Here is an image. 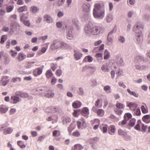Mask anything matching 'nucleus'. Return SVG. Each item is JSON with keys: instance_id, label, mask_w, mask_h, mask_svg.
<instances>
[{"instance_id": "0e129e2a", "label": "nucleus", "mask_w": 150, "mask_h": 150, "mask_svg": "<svg viewBox=\"0 0 150 150\" xmlns=\"http://www.w3.org/2000/svg\"><path fill=\"white\" fill-rule=\"evenodd\" d=\"M66 43L61 41L60 48L62 49H65Z\"/></svg>"}, {"instance_id": "9d476101", "label": "nucleus", "mask_w": 150, "mask_h": 150, "mask_svg": "<svg viewBox=\"0 0 150 150\" xmlns=\"http://www.w3.org/2000/svg\"><path fill=\"white\" fill-rule=\"evenodd\" d=\"M80 113L83 116L88 118L89 114V110L87 107H84L81 110Z\"/></svg>"}, {"instance_id": "2eb2a0df", "label": "nucleus", "mask_w": 150, "mask_h": 150, "mask_svg": "<svg viewBox=\"0 0 150 150\" xmlns=\"http://www.w3.org/2000/svg\"><path fill=\"white\" fill-rule=\"evenodd\" d=\"M134 66L136 69L139 71L145 70L146 68V67L145 65L141 66L140 64H136Z\"/></svg>"}, {"instance_id": "4d7b16f0", "label": "nucleus", "mask_w": 150, "mask_h": 150, "mask_svg": "<svg viewBox=\"0 0 150 150\" xmlns=\"http://www.w3.org/2000/svg\"><path fill=\"white\" fill-rule=\"evenodd\" d=\"M57 79L54 76H53L51 81V84L52 85H54L55 84Z\"/></svg>"}, {"instance_id": "423d86ee", "label": "nucleus", "mask_w": 150, "mask_h": 150, "mask_svg": "<svg viewBox=\"0 0 150 150\" xmlns=\"http://www.w3.org/2000/svg\"><path fill=\"white\" fill-rule=\"evenodd\" d=\"M61 41L55 40L51 44L50 48L52 50L60 48Z\"/></svg>"}, {"instance_id": "c85d7f7f", "label": "nucleus", "mask_w": 150, "mask_h": 150, "mask_svg": "<svg viewBox=\"0 0 150 150\" xmlns=\"http://www.w3.org/2000/svg\"><path fill=\"white\" fill-rule=\"evenodd\" d=\"M83 147L80 144H75L74 146V150H81L83 149Z\"/></svg>"}, {"instance_id": "37998d69", "label": "nucleus", "mask_w": 150, "mask_h": 150, "mask_svg": "<svg viewBox=\"0 0 150 150\" xmlns=\"http://www.w3.org/2000/svg\"><path fill=\"white\" fill-rule=\"evenodd\" d=\"M116 31L117 28L116 27H115L112 30L109 32L108 35L112 36V35L113 34L115 33Z\"/></svg>"}, {"instance_id": "4468645a", "label": "nucleus", "mask_w": 150, "mask_h": 150, "mask_svg": "<svg viewBox=\"0 0 150 150\" xmlns=\"http://www.w3.org/2000/svg\"><path fill=\"white\" fill-rule=\"evenodd\" d=\"M44 21L47 23H52L53 21L52 18L48 15H45L44 16Z\"/></svg>"}, {"instance_id": "a19ab883", "label": "nucleus", "mask_w": 150, "mask_h": 150, "mask_svg": "<svg viewBox=\"0 0 150 150\" xmlns=\"http://www.w3.org/2000/svg\"><path fill=\"white\" fill-rule=\"evenodd\" d=\"M35 63L34 62H27L26 64V67L27 68H29L33 66V64Z\"/></svg>"}, {"instance_id": "f03ea898", "label": "nucleus", "mask_w": 150, "mask_h": 150, "mask_svg": "<svg viewBox=\"0 0 150 150\" xmlns=\"http://www.w3.org/2000/svg\"><path fill=\"white\" fill-rule=\"evenodd\" d=\"M16 96H12L11 98V100L14 104H16L20 100V98L18 96H20L22 98H27L29 100H32L33 99V97L29 96L26 93H24L21 91H17L16 93Z\"/></svg>"}, {"instance_id": "473e14b6", "label": "nucleus", "mask_w": 150, "mask_h": 150, "mask_svg": "<svg viewBox=\"0 0 150 150\" xmlns=\"http://www.w3.org/2000/svg\"><path fill=\"white\" fill-rule=\"evenodd\" d=\"M45 96L49 98H51L53 97L54 95V93H52L51 92H49L48 93H45L44 94Z\"/></svg>"}, {"instance_id": "cd10ccee", "label": "nucleus", "mask_w": 150, "mask_h": 150, "mask_svg": "<svg viewBox=\"0 0 150 150\" xmlns=\"http://www.w3.org/2000/svg\"><path fill=\"white\" fill-rule=\"evenodd\" d=\"M127 91L130 95L133 96L137 98L138 97L139 94L136 93L134 91H131L129 89H127Z\"/></svg>"}, {"instance_id": "6ab92c4d", "label": "nucleus", "mask_w": 150, "mask_h": 150, "mask_svg": "<svg viewBox=\"0 0 150 150\" xmlns=\"http://www.w3.org/2000/svg\"><path fill=\"white\" fill-rule=\"evenodd\" d=\"M28 9L27 7L26 6H20L17 9V11L19 13H22L23 11H27Z\"/></svg>"}, {"instance_id": "1a4fd4ad", "label": "nucleus", "mask_w": 150, "mask_h": 150, "mask_svg": "<svg viewBox=\"0 0 150 150\" xmlns=\"http://www.w3.org/2000/svg\"><path fill=\"white\" fill-rule=\"evenodd\" d=\"M92 35H98L101 30L102 28L99 26H93Z\"/></svg>"}, {"instance_id": "a211bd4d", "label": "nucleus", "mask_w": 150, "mask_h": 150, "mask_svg": "<svg viewBox=\"0 0 150 150\" xmlns=\"http://www.w3.org/2000/svg\"><path fill=\"white\" fill-rule=\"evenodd\" d=\"M46 78L49 79L52 77L54 74L52 73L50 69L48 70L46 72L45 74Z\"/></svg>"}, {"instance_id": "8fccbe9b", "label": "nucleus", "mask_w": 150, "mask_h": 150, "mask_svg": "<svg viewBox=\"0 0 150 150\" xmlns=\"http://www.w3.org/2000/svg\"><path fill=\"white\" fill-rule=\"evenodd\" d=\"M62 71L60 69L57 70L56 71L55 74L58 76H60L62 74Z\"/></svg>"}, {"instance_id": "e433bc0d", "label": "nucleus", "mask_w": 150, "mask_h": 150, "mask_svg": "<svg viewBox=\"0 0 150 150\" xmlns=\"http://www.w3.org/2000/svg\"><path fill=\"white\" fill-rule=\"evenodd\" d=\"M134 113L137 116H140L141 114L140 110L139 108L137 109H134Z\"/></svg>"}, {"instance_id": "680f3d73", "label": "nucleus", "mask_w": 150, "mask_h": 150, "mask_svg": "<svg viewBox=\"0 0 150 150\" xmlns=\"http://www.w3.org/2000/svg\"><path fill=\"white\" fill-rule=\"evenodd\" d=\"M143 19L146 21H149L150 19V16L147 14L144 15L143 16Z\"/></svg>"}, {"instance_id": "338daca9", "label": "nucleus", "mask_w": 150, "mask_h": 150, "mask_svg": "<svg viewBox=\"0 0 150 150\" xmlns=\"http://www.w3.org/2000/svg\"><path fill=\"white\" fill-rule=\"evenodd\" d=\"M110 129L111 132L114 133L115 131V127L113 125H111L109 127Z\"/></svg>"}, {"instance_id": "de8ad7c7", "label": "nucleus", "mask_w": 150, "mask_h": 150, "mask_svg": "<svg viewBox=\"0 0 150 150\" xmlns=\"http://www.w3.org/2000/svg\"><path fill=\"white\" fill-rule=\"evenodd\" d=\"M118 41L119 42L122 43H124L125 41V39L124 37L122 36H120L118 37Z\"/></svg>"}, {"instance_id": "412c9836", "label": "nucleus", "mask_w": 150, "mask_h": 150, "mask_svg": "<svg viewBox=\"0 0 150 150\" xmlns=\"http://www.w3.org/2000/svg\"><path fill=\"white\" fill-rule=\"evenodd\" d=\"M142 27V26L140 25L139 23L136 24L133 29V31L136 33H138L139 31V30Z\"/></svg>"}, {"instance_id": "b1692460", "label": "nucleus", "mask_w": 150, "mask_h": 150, "mask_svg": "<svg viewBox=\"0 0 150 150\" xmlns=\"http://www.w3.org/2000/svg\"><path fill=\"white\" fill-rule=\"evenodd\" d=\"M4 134H9L11 133L13 131V129L11 127H8L6 129L3 130Z\"/></svg>"}, {"instance_id": "dca6fc26", "label": "nucleus", "mask_w": 150, "mask_h": 150, "mask_svg": "<svg viewBox=\"0 0 150 150\" xmlns=\"http://www.w3.org/2000/svg\"><path fill=\"white\" fill-rule=\"evenodd\" d=\"M142 120L146 123L150 122V115H144L142 118Z\"/></svg>"}, {"instance_id": "7ed1b4c3", "label": "nucleus", "mask_w": 150, "mask_h": 150, "mask_svg": "<svg viewBox=\"0 0 150 150\" xmlns=\"http://www.w3.org/2000/svg\"><path fill=\"white\" fill-rule=\"evenodd\" d=\"M93 26V24L91 22H89L85 26L84 28V32L87 35H89L92 34Z\"/></svg>"}, {"instance_id": "4be33fe9", "label": "nucleus", "mask_w": 150, "mask_h": 150, "mask_svg": "<svg viewBox=\"0 0 150 150\" xmlns=\"http://www.w3.org/2000/svg\"><path fill=\"white\" fill-rule=\"evenodd\" d=\"M116 108L120 109H123L125 107V105L122 103H121L118 101H117L115 104Z\"/></svg>"}, {"instance_id": "864d4df0", "label": "nucleus", "mask_w": 150, "mask_h": 150, "mask_svg": "<svg viewBox=\"0 0 150 150\" xmlns=\"http://www.w3.org/2000/svg\"><path fill=\"white\" fill-rule=\"evenodd\" d=\"M132 117V115L131 114L129 113H126L124 116V118L125 119H127L126 117L128 118V120L129 119L131 118Z\"/></svg>"}, {"instance_id": "f3484780", "label": "nucleus", "mask_w": 150, "mask_h": 150, "mask_svg": "<svg viewBox=\"0 0 150 150\" xmlns=\"http://www.w3.org/2000/svg\"><path fill=\"white\" fill-rule=\"evenodd\" d=\"M116 64L119 66H122L124 65V63L122 58L118 57L116 60Z\"/></svg>"}, {"instance_id": "4c0bfd02", "label": "nucleus", "mask_w": 150, "mask_h": 150, "mask_svg": "<svg viewBox=\"0 0 150 150\" xmlns=\"http://www.w3.org/2000/svg\"><path fill=\"white\" fill-rule=\"evenodd\" d=\"M116 113L118 115H120L122 113V111L121 109L115 108L114 110Z\"/></svg>"}, {"instance_id": "f257e3e1", "label": "nucleus", "mask_w": 150, "mask_h": 150, "mask_svg": "<svg viewBox=\"0 0 150 150\" xmlns=\"http://www.w3.org/2000/svg\"><path fill=\"white\" fill-rule=\"evenodd\" d=\"M105 15V10L104 6H101L99 3H97L94 5L93 15L96 19H102Z\"/></svg>"}, {"instance_id": "c03bdc74", "label": "nucleus", "mask_w": 150, "mask_h": 150, "mask_svg": "<svg viewBox=\"0 0 150 150\" xmlns=\"http://www.w3.org/2000/svg\"><path fill=\"white\" fill-rule=\"evenodd\" d=\"M14 8L13 6H9L6 7V10L7 12H11L13 9Z\"/></svg>"}, {"instance_id": "20e7f679", "label": "nucleus", "mask_w": 150, "mask_h": 150, "mask_svg": "<svg viewBox=\"0 0 150 150\" xmlns=\"http://www.w3.org/2000/svg\"><path fill=\"white\" fill-rule=\"evenodd\" d=\"M2 56L4 58V64L5 65L9 64L10 62V59L8 54L4 51H1L0 52V60Z\"/></svg>"}, {"instance_id": "6e6552de", "label": "nucleus", "mask_w": 150, "mask_h": 150, "mask_svg": "<svg viewBox=\"0 0 150 150\" xmlns=\"http://www.w3.org/2000/svg\"><path fill=\"white\" fill-rule=\"evenodd\" d=\"M44 66L43 65L41 66L40 67L36 68L33 72L34 75L35 76H37L40 75L42 71V70Z\"/></svg>"}, {"instance_id": "a878e982", "label": "nucleus", "mask_w": 150, "mask_h": 150, "mask_svg": "<svg viewBox=\"0 0 150 150\" xmlns=\"http://www.w3.org/2000/svg\"><path fill=\"white\" fill-rule=\"evenodd\" d=\"M113 19V16L111 14H108L107 15L106 17V20L108 23L111 22Z\"/></svg>"}, {"instance_id": "72a5a7b5", "label": "nucleus", "mask_w": 150, "mask_h": 150, "mask_svg": "<svg viewBox=\"0 0 150 150\" xmlns=\"http://www.w3.org/2000/svg\"><path fill=\"white\" fill-rule=\"evenodd\" d=\"M136 121V119L135 118H132L129 122V125L131 127L134 126L135 125Z\"/></svg>"}, {"instance_id": "ddd939ff", "label": "nucleus", "mask_w": 150, "mask_h": 150, "mask_svg": "<svg viewBox=\"0 0 150 150\" xmlns=\"http://www.w3.org/2000/svg\"><path fill=\"white\" fill-rule=\"evenodd\" d=\"M137 36V40L138 43H141L143 40L142 34L141 31L138 32V33L136 35Z\"/></svg>"}, {"instance_id": "79ce46f5", "label": "nucleus", "mask_w": 150, "mask_h": 150, "mask_svg": "<svg viewBox=\"0 0 150 150\" xmlns=\"http://www.w3.org/2000/svg\"><path fill=\"white\" fill-rule=\"evenodd\" d=\"M40 88L41 93H45L49 90V89L46 87H41Z\"/></svg>"}, {"instance_id": "c9c22d12", "label": "nucleus", "mask_w": 150, "mask_h": 150, "mask_svg": "<svg viewBox=\"0 0 150 150\" xmlns=\"http://www.w3.org/2000/svg\"><path fill=\"white\" fill-rule=\"evenodd\" d=\"M110 52L107 50H106L104 53V59H107L110 57Z\"/></svg>"}, {"instance_id": "ea45409f", "label": "nucleus", "mask_w": 150, "mask_h": 150, "mask_svg": "<svg viewBox=\"0 0 150 150\" xmlns=\"http://www.w3.org/2000/svg\"><path fill=\"white\" fill-rule=\"evenodd\" d=\"M118 134L119 135H121L122 137H123L126 135L127 133L122 129H119L118 131Z\"/></svg>"}, {"instance_id": "2f4dec72", "label": "nucleus", "mask_w": 150, "mask_h": 150, "mask_svg": "<svg viewBox=\"0 0 150 150\" xmlns=\"http://www.w3.org/2000/svg\"><path fill=\"white\" fill-rule=\"evenodd\" d=\"M17 144L22 149L24 148L26 146L24 144V143L21 141H18L17 142Z\"/></svg>"}, {"instance_id": "f704fd0d", "label": "nucleus", "mask_w": 150, "mask_h": 150, "mask_svg": "<svg viewBox=\"0 0 150 150\" xmlns=\"http://www.w3.org/2000/svg\"><path fill=\"white\" fill-rule=\"evenodd\" d=\"M8 110V108L7 107H0V112L1 113H6Z\"/></svg>"}, {"instance_id": "aec40b11", "label": "nucleus", "mask_w": 150, "mask_h": 150, "mask_svg": "<svg viewBox=\"0 0 150 150\" xmlns=\"http://www.w3.org/2000/svg\"><path fill=\"white\" fill-rule=\"evenodd\" d=\"M26 57V55L22 52L19 53L17 57L18 60L20 61L24 60Z\"/></svg>"}, {"instance_id": "bf43d9fd", "label": "nucleus", "mask_w": 150, "mask_h": 150, "mask_svg": "<svg viewBox=\"0 0 150 150\" xmlns=\"http://www.w3.org/2000/svg\"><path fill=\"white\" fill-rule=\"evenodd\" d=\"M107 40L108 42L110 43H112L113 42V39L112 38V36H110L109 35H108L107 37Z\"/></svg>"}, {"instance_id": "49530a36", "label": "nucleus", "mask_w": 150, "mask_h": 150, "mask_svg": "<svg viewBox=\"0 0 150 150\" xmlns=\"http://www.w3.org/2000/svg\"><path fill=\"white\" fill-rule=\"evenodd\" d=\"M27 18V17L25 16V14H23L21 16L20 21L21 22H23L24 21H25V20Z\"/></svg>"}, {"instance_id": "5701e85b", "label": "nucleus", "mask_w": 150, "mask_h": 150, "mask_svg": "<svg viewBox=\"0 0 150 150\" xmlns=\"http://www.w3.org/2000/svg\"><path fill=\"white\" fill-rule=\"evenodd\" d=\"M101 69L103 72H106L109 71L108 67L107 64L103 65L101 67Z\"/></svg>"}, {"instance_id": "39448f33", "label": "nucleus", "mask_w": 150, "mask_h": 150, "mask_svg": "<svg viewBox=\"0 0 150 150\" xmlns=\"http://www.w3.org/2000/svg\"><path fill=\"white\" fill-rule=\"evenodd\" d=\"M73 30V27L71 26L68 28L66 31V37L67 39L69 40H71L73 38V35L72 32Z\"/></svg>"}, {"instance_id": "0eeeda50", "label": "nucleus", "mask_w": 150, "mask_h": 150, "mask_svg": "<svg viewBox=\"0 0 150 150\" xmlns=\"http://www.w3.org/2000/svg\"><path fill=\"white\" fill-rule=\"evenodd\" d=\"M74 58L76 61L80 59L83 56L82 54L79 50H74Z\"/></svg>"}, {"instance_id": "7c9ffc66", "label": "nucleus", "mask_w": 150, "mask_h": 150, "mask_svg": "<svg viewBox=\"0 0 150 150\" xmlns=\"http://www.w3.org/2000/svg\"><path fill=\"white\" fill-rule=\"evenodd\" d=\"M81 104L79 102L77 103L76 102H74L72 104V106L74 108H79L81 106Z\"/></svg>"}, {"instance_id": "6e6d98bb", "label": "nucleus", "mask_w": 150, "mask_h": 150, "mask_svg": "<svg viewBox=\"0 0 150 150\" xmlns=\"http://www.w3.org/2000/svg\"><path fill=\"white\" fill-rule=\"evenodd\" d=\"M72 135L74 137H79L80 135V134L78 131H76L73 132Z\"/></svg>"}, {"instance_id": "13d9d810", "label": "nucleus", "mask_w": 150, "mask_h": 150, "mask_svg": "<svg viewBox=\"0 0 150 150\" xmlns=\"http://www.w3.org/2000/svg\"><path fill=\"white\" fill-rule=\"evenodd\" d=\"M31 93L34 95H36L39 94L37 88L33 89L31 91Z\"/></svg>"}, {"instance_id": "f8f14e48", "label": "nucleus", "mask_w": 150, "mask_h": 150, "mask_svg": "<svg viewBox=\"0 0 150 150\" xmlns=\"http://www.w3.org/2000/svg\"><path fill=\"white\" fill-rule=\"evenodd\" d=\"M8 77L6 76H4L2 77L0 81V83L3 86H5L9 82V80H7Z\"/></svg>"}, {"instance_id": "774afa93", "label": "nucleus", "mask_w": 150, "mask_h": 150, "mask_svg": "<svg viewBox=\"0 0 150 150\" xmlns=\"http://www.w3.org/2000/svg\"><path fill=\"white\" fill-rule=\"evenodd\" d=\"M124 139L127 141H128L130 139L131 137L130 136L127 135V133L126 134V135H125L123 137Z\"/></svg>"}, {"instance_id": "e2e57ef3", "label": "nucleus", "mask_w": 150, "mask_h": 150, "mask_svg": "<svg viewBox=\"0 0 150 150\" xmlns=\"http://www.w3.org/2000/svg\"><path fill=\"white\" fill-rule=\"evenodd\" d=\"M72 23L74 25L77 26H78V21L76 19H73L72 21Z\"/></svg>"}, {"instance_id": "052dcab7", "label": "nucleus", "mask_w": 150, "mask_h": 150, "mask_svg": "<svg viewBox=\"0 0 150 150\" xmlns=\"http://www.w3.org/2000/svg\"><path fill=\"white\" fill-rule=\"evenodd\" d=\"M55 112L59 113L61 110V108L59 107H54V108H53Z\"/></svg>"}, {"instance_id": "603ef678", "label": "nucleus", "mask_w": 150, "mask_h": 150, "mask_svg": "<svg viewBox=\"0 0 150 150\" xmlns=\"http://www.w3.org/2000/svg\"><path fill=\"white\" fill-rule=\"evenodd\" d=\"M141 108L143 113H146L148 112V110L145 108L144 106L143 105L141 106Z\"/></svg>"}, {"instance_id": "393cba45", "label": "nucleus", "mask_w": 150, "mask_h": 150, "mask_svg": "<svg viewBox=\"0 0 150 150\" xmlns=\"http://www.w3.org/2000/svg\"><path fill=\"white\" fill-rule=\"evenodd\" d=\"M93 59L90 56H86L83 60V62H92Z\"/></svg>"}, {"instance_id": "c756f323", "label": "nucleus", "mask_w": 150, "mask_h": 150, "mask_svg": "<svg viewBox=\"0 0 150 150\" xmlns=\"http://www.w3.org/2000/svg\"><path fill=\"white\" fill-rule=\"evenodd\" d=\"M39 8L36 6H33L31 7L30 11L33 13H35L39 10Z\"/></svg>"}, {"instance_id": "9b49d317", "label": "nucleus", "mask_w": 150, "mask_h": 150, "mask_svg": "<svg viewBox=\"0 0 150 150\" xmlns=\"http://www.w3.org/2000/svg\"><path fill=\"white\" fill-rule=\"evenodd\" d=\"M145 61H146L144 59V57L143 56L139 55L136 56L134 59V62L136 63L141 62H144Z\"/></svg>"}, {"instance_id": "3c124183", "label": "nucleus", "mask_w": 150, "mask_h": 150, "mask_svg": "<svg viewBox=\"0 0 150 150\" xmlns=\"http://www.w3.org/2000/svg\"><path fill=\"white\" fill-rule=\"evenodd\" d=\"M65 0H59L57 3V5L58 6H59L63 5L65 1Z\"/></svg>"}, {"instance_id": "bb28decb", "label": "nucleus", "mask_w": 150, "mask_h": 150, "mask_svg": "<svg viewBox=\"0 0 150 150\" xmlns=\"http://www.w3.org/2000/svg\"><path fill=\"white\" fill-rule=\"evenodd\" d=\"M83 10L84 11L86 12H88L89 11L90 7V5L89 4H84L83 5Z\"/></svg>"}, {"instance_id": "69168bd1", "label": "nucleus", "mask_w": 150, "mask_h": 150, "mask_svg": "<svg viewBox=\"0 0 150 150\" xmlns=\"http://www.w3.org/2000/svg\"><path fill=\"white\" fill-rule=\"evenodd\" d=\"M16 112V110L14 108H11L9 111L10 114L11 115L14 114Z\"/></svg>"}, {"instance_id": "09e8293b", "label": "nucleus", "mask_w": 150, "mask_h": 150, "mask_svg": "<svg viewBox=\"0 0 150 150\" xmlns=\"http://www.w3.org/2000/svg\"><path fill=\"white\" fill-rule=\"evenodd\" d=\"M50 65L51 68L53 71H54L57 67V65L53 63L50 64Z\"/></svg>"}, {"instance_id": "5fc2aeb1", "label": "nucleus", "mask_w": 150, "mask_h": 150, "mask_svg": "<svg viewBox=\"0 0 150 150\" xmlns=\"http://www.w3.org/2000/svg\"><path fill=\"white\" fill-rule=\"evenodd\" d=\"M78 93L79 95L81 96L83 95L84 92L83 89L81 87H80L79 88Z\"/></svg>"}, {"instance_id": "a18cd8bd", "label": "nucleus", "mask_w": 150, "mask_h": 150, "mask_svg": "<svg viewBox=\"0 0 150 150\" xmlns=\"http://www.w3.org/2000/svg\"><path fill=\"white\" fill-rule=\"evenodd\" d=\"M111 89L110 87L109 86H105L104 87L103 90L107 93H110V90Z\"/></svg>"}, {"instance_id": "58836bf2", "label": "nucleus", "mask_w": 150, "mask_h": 150, "mask_svg": "<svg viewBox=\"0 0 150 150\" xmlns=\"http://www.w3.org/2000/svg\"><path fill=\"white\" fill-rule=\"evenodd\" d=\"M96 113L98 116L101 117L104 115V111L103 109H99L97 110Z\"/></svg>"}]
</instances>
